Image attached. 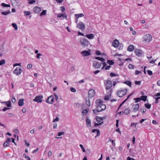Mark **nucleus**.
Instances as JSON below:
<instances>
[{
  "label": "nucleus",
  "mask_w": 160,
  "mask_h": 160,
  "mask_svg": "<svg viewBox=\"0 0 160 160\" xmlns=\"http://www.w3.org/2000/svg\"><path fill=\"white\" fill-rule=\"evenodd\" d=\"M105 89L107 90H111L110 89L112 86V82L109 80L104 81Z\"/></svg>",
  "instance_id": "obj_1"
},
{
  "label": "nucleus",
  "mask_w": 160,
  "mask_h": 160,
  "mask_svg": "<svg viewBox=\"0 0 160 160\" xmlns=\"http://www.w3.org/2000/svg\"><path fill=\"white\" fill-rule=\"evenodd\" d=\"M127 92V89H121L118 91L117 94L119 97H122L126 94Z\"/></svg>",
  "instance_id": "obj_2"
},
{
  "label": "nucleus",
  "mask_w": 160,
  "mask_h": 160,
  "mask_svg": "<svg viewBox=\"0 0 160 160\" xmlns=\"http://www.w3.org/2000/svg\"><path fill=\"white\" fill-rule=\"evenodd\" d=\"M102 101L101 100L98 99L96 101V104L97 105V107L96 108V110H97V111L98 112H100L102 111V108L101 106V105L100 104H102Z\"/></svg>",
  "instance_id": "obj_3"
},
{
  "label": "nucleus",
  "mask_w": 160,
  "mask_h": 160,
  "mask_svg": "<svg viewBox=\"0 0 160 160\" xmlns=\"http://www.w3.org/2000/svg\"><path fill=\"white\" fill-rule=\"evenodd\" d=\"M143 38L144 41L149 42L152 40V37L150 34H147L144 36Z\"/></svg>",
  "instance_id": "obj_4"
},
{
  "label": "nucleus",
  "mask_w": 160,
  "mask_h": 160,
  "mask_svg": "<svg viewBox=\"0 0 160 160\" xmlns=\"http://www.w3.org/2000/svg\"><path fill=\"white\" fill-rule=\"evenodd\" d=\"M43 97L42 96H37L34 99L33 101L38 103H41L42 101V98Z\"/></svg>",
  "instance_id": "obj_5"
},
{
  "label": "nucleus",
  "mask_w": 160,
  "mask_h": 160,
  "mask_svg": "<svg viewBox=\"0 0 160 160\" xmlns=\"http://www.w3.org/2000/svg\"><path fill=\"white\" fill-rule=\"evenodd\" d=\"M139 104L133 105L132 107V112H136L137 111L139 112Z\"/></svg>",
  "instance_id": "obj_6"
},
{
  "label": "nucleus",
  "mask_w": 160,
  "mask_h": 160,
  "mask_svg": "<svg viewBox=\"0 0 160 160\" xmlns=\"http://www.w3.org/2000/svg\"><path fill=\"white\" fill-rule=\"evenodd\" d=\"M80 42L82 45L85 46H87L89 43L88 41L85 38L81 39Z\"/></svg>",
  "instance_id": "obj_7"
},
{
  "label": "nucleus",
  "mask_w": 160,
  "mask_h": 160,
  "mask_svg": "<svg viewBox=\"0 0 160 160\" xmlns=\"http://www.w3.org/2000/svg\"><path fill=\"white\" fill-rule=\"evenodd\" d=\"M77 27L79 28L82 31L84 30L85 29V26L84 24L82 22H80L77 24Z\"/></svg>",
  "instance_id": "obj_8"
},
{
  "label": "nucleus",
  "mask_w": 160,
  "mask_h": 160,
  "mask_svg": "<svg viewBox=\"0 0 160 160\" xmlns=\"http://www.w3.org/2000/svg\"><path fill=\"white\" fill-rule=\"evenodd\" d=\"M54 100V98L53 96L51 95L46 100V102L48 103L52 104Z\"/></svg>",
  "instance_id": "obj_9"
},
{
  "label": "nucleus",
  "mask_w": 160,
  "mask_h": 160,
  "mask_svg": "<svg viewBox=\"0 0 160 160\" xmlns=\"http://www.w3.org/2000/svg\"><path fill=\"white\" fill-rule=\"evenodd\" d=\"M101 62H99L97 61H94L93 63V65L95 68H98L101 67Z\"/></svg>",
  "instance_id": "obj_10"
},
{
  "label": "nucleus",
  "mask_w": 160,
  "mask_h": 160,
  "mask_svg": "<svg viewBox=\"0 0 160 160\" xmlns=\"http://www.w3.org/2000/svg\"><path fill=\"white\" fill-rule=\"evenodd\" d=\"M159 96H160V92L157 93L153 96V98L156 100L155 103L156 104L159 103L158 100L160 99Z\"/></svg>",
  "instance_id": "obj_11"
},
{
  "label": "nucleus",
  "mask_w": 160,
  "mask_h": 160,
  "mask_svg": "<svg viewBox=\"0 0 160 160\" xmlns=\"http://www.w3.org/2000/svg\"><path fill=\"white\" fill-rule=\"evenodd\" d=\"M22 70L20 68H17L14 71V73L17 75H20L22 72Z\"/></svg>",
  "instance_id": "obj_12"
},
{
  "label": "nucleus",
  "mask_w": 160,
  "mask_h": 160,
  "mask_svg": "<svg viewBox=\"0 0 160 160\" xmlns=\"http://www.w3.org/2000/svg\"><path fill=\"white\" fill-rule=\"evenodd\" d=\"M95 92L93 89H91L88 92V96L90 98H91L95 95Z\"/></svg>",
  "instance_id": "obj_13"
},
{
  "label": "nucleus",
  "mask_w": 160,
  "mask_h": 160,
  "mask_svg": "<svg viewBox=\"0 0 160 160\" xmlns=\"http://www.w3.org/2000/svg\"><path fill=\"white\" fill-rule=\"evenodd\" d=\"M83 57H86L91 55V53L88 51H83L81 52Z\"/></svg>",
  "instance_id": "obj_14"
},
{
  "label": "nucleus",
  "mask_w": 160,
  "mask_h": 160,
  "mask_svg": "<svg viewBox=\"0 0 160 160\" xmlns=\"http://www.w3.org/2000/svg\"><path fill=\"white\" fill-rule=\"evenodd\" d=\"M41 8L38 7L36 6L34 8L33 11L34 12L36 13H39L41 11Z\"/></svg>",
  "instance_id": "obj_15"
},
{
  "label": "nucleus",
  "mask_w": 160,
  "mask_h": 160,
  "mask_svg": "<svg viewBox=\"0 0 160 160\" xmlns=\"http://www.w3.org/2000/svg\"><path fill=\"white\" fill-rule=\"evenodd\" d=\"M119 43V41L116 39L113 41L112 44L114 47H117L118 46Z\"/></svg>",
  "instance_id": "obj_16"
},
{
  "label": "nucleus",
  "mask_w": 160,
  "mask_h": 160,
  "mask_svg": "<svg viewBox=\"0 0 160 160\" xmlns=\"http://www.w3.org/2000/svg\"><path fill=\"white\" fill-rule=\"evenodd\" d=\"M111 90H110L109 91L108 94V95H106L104 98V99L105 100H109L111 98Z\"/></svg>",
  "instance_id": "obj_17"
},
{
  "label": "nucleus",
  "mask_w": 160,
  "mask_h": 160,
  "mask_svg": "<svg viewBox=\"0 0 160 160\" xmlns=\"http://www.w3.org/2000/svg\"><path fill=\"white\" fill-rule=\"evenodd\" d=\"M24 99L23 98H21L19 99L18 101V104L19 106H21L24 104Z\"/></svg>",
  "instance_id": "obj_18"
},
{
  "label": "nucleus",
  "mask_w": 160,
  "mask_h": 160,
  "mask_svg": "<svg viewBox=\"0 0 160 160\" xmlns=\"http://www.w3.org/2000/svg\"><path fill=\"white\" fill-rule=\"evenodd\" d=\"M86 122L87 126V127H91V123L90 120L88 118H87L86 119Z\"/></svg>",
  "instance_id": "obj_19"
},
{
  "label": "nucleus",
  "mask_w": 160,
  "mask_h": 160,
  "mask_svg": "<svg viewBox=\"0 0 160 160\" xmlns=\"http://www.w3.org/2000/svg\"><path fill=\"white\" fill-rule=\"evenodd\" d=\"M86 37L89 39H92L94 38V36L93 34L91 33L86 35Z\"/></svg>",
  "instance_id": "obj_20"
},
{
  "label": "nucleus",
  "mask_w": 160,
  "mask_h": 160,
  "mask_svg": "<svg viewBox=\"0 0 160 160\" xmlns=\"http://www.w3.org/2000/svg\"><path fill=\"white\" fill-rule=\"evenodd\" d=\"M134 52L136 55L138 57L141 56L142 54V51H134Z\"/></svg>",
  "instance_id": "obj_21"
},
{
  "label": "nucleus",
  "mask_w": 160,
  "mask_h": 160,
  "mask_svg": "<svg viewBox=\"0 0 160 160\" xmlns=\"http://www.w3.org/2000/svg\"><path fill=\"white\" fill-rule=\"evenodd\" d=\"M97 132V135L95 136V138H96L97 136H99L100 135V131L98 129H94L92 130V132Z\"/></svg>",
  "instance_id": "obj_22"
},
{
  "label": "nucleus",
  "mask_w": 160,
  "mask_h": 160,
  "mask_svg": "<svg viewBox=\"0 0 160 160\" xmlns=\"http://www.w3.org/2000/svg\"><path fill=\"white\" fill-rule=\"evenodd\" d=\"M84 15L83 13H81L79 14H75V16L77 18H78L79 17L84 16Z\"/></svg>",
  "instance_id": "obj_23"
},
{
  "label": "nucleus",
  "mask_w": 160,
  "mask_h": 160,
  "mask_svg": "<svg viewBox=\"0 0 160 160\" xmlns=\"http://www.w3.org/2000/svg\"><path fill=\"white\" fill-rule=\"evenodd\" d=\"M107 62L110 65H112L114 63V61L113 60H108Z\"/></svg>",
  "instance_id": "obj_24"
},
{
  "label": "nucleus",
  "mask_w": 160,
  "mask_h": 160,
  "mask_svg": "<svg viewBox=\"0 0 160 160\" xmlns=\"http://www.w3.org/2000/svg\"><path fill=\"white\" fill-rule=\"evenodd\" d=\"M134 47L132 45H130L128 48L127 50H134Z\"/></svg>",
  "instance_id": "obj_25"
},
{
  "label": "nucleus",
  "mask_w": 160,
  "mask_h": 160,
  "mask_svg": "<svg viewBox=\"0 0 160 160\" xmlns=\"http://www.w3.org/2000/svg\"><path fill=\"white\" fill-rule=\"evenodd\" d=\"M6 104V105L8 107H11V102L9 101L5 102H3Z\"/></svg>",
  "instance_id": "obj_26"
},
{
  "label": "nucleus",
  "mask_w": 160,
  "mask_h": 160,
  "mask_svg": "<svg viewBox=\"0 0 160 160\" xmlns=\"http://www.w3.org/2000/svg\"><path fill=\"white\" fill-rule=\"evenodd\" d=\"M101 105V108H102V111L105 110L106 108V106L104 104H103V102L102 101V104H100Z\"/></svg>",
  "instance_id": "obj_27"
},
{
  "label": "nucleus",
  "mask_w": 160,
  "mask_h": 160,
  "mask_svg": "<svg viewBox=\"0 0 160 160\" xmlns=\"http://www.w3.org/2000/svg\"><path fill=\"white\" fill-rule=\"evenodd\" d=\"M86 104L88 106L90 107V103L89 98L86 99Z\"/></svg>",
  "instance_id": "obj_28"
},
{
  "label": "nucleus",
  "mask_w": 160,
  "mask_h": 160,
  "mask_svg": "<svg viewBox=\"0 0 160 160\" xmlns=\"http://www.w3.org/2000/svg\"><path fill=\"white\" fill-rule=\"evenodd\" d=\"M1 6L3 7H10V6L9 4H6L3 3H1Z\"/></svg>",
  "instance_id": "obj_29"
},
{
  "label": "nucleus",
  "mask_w": 160,
  "mask_h": 160,
  "mask_svg": "<svg viewBox=\"0 0 160 160\" xmlns=\"http://www.w3.org/2000/svg\"><path fill=\"white\" fill-rule=\"evenodd\" d=\"M130 111L131 110L129 108H127L124 110V113L126 114H128L129 113Z\"/></svg>",
  "instance_id": "obj_30"
},
{
  "label": "nucleus",
  "mask_w": 160,
  "mask_h": 160,
  "mask_svg": "<svg viewBox=\"0 0 160 160\" xmlns=\"http://www.w3.org/2000/svg\"><path fill=\"white\" fill-rule=\"evenodd\" d=\"M147 98V97L146 96H143L141 97V100H143L144 101H146Z\"/></svg>",
  "instance_id": "obj_31"
},
{
  "label": "nucleus",
  "mask_w": 160,
  "mask_h": 160,
  "mask_svg": "<svg viewBox=\"0 0 160 160\" xmlns=\"http://www.w3.org/2000/svg\"><path fill=\"white\" fill-rule=\"evenodd\" d=\"M96 53L97 55H101V56H102L104 55H105L104 53H101L99 51H97Z\"/></svg>",
  "instance_id": "obj_32"
},
{
  "label": "nucleus",
  "mask_w": 160,
  "mask_h": 160,
  "mask_svg": "<svg viewBox=\"0 0 160 160\" xmlns=\"http://www.w3.org/2000/svg\"><path fill=\"white\" fill-rule=\"evenodd\" d=\"M124 83L129 87H131V83L130 81L128 80L126 81Z\"/></svg>",
  "instance_id": "obj_33"
},
{
  "label": "nucleus",
  "mask_w": 160,
  "mask_h": 160,
  "mask_svg": "<svg viewBox=\"0 0 160 160\" xmlns=\"http://www.w3.org/2000/svg\"><path fill=\"white\" fill-rule=\"evenodd\" d=\"M12 26L14 28L15 30H18V27L17 25L15 23H12Z\"/></svg>",
  "instance_id": "obj_34"
},
{
  "label": "nucleus",
  "mask_w": 160,
  "mask_h": 160,
  "mask_svg": "<svg viewBox=\"0 0 160 160\" xmlns=\"http://www.w3.org/2000/svg\"><path fill=\"white\" fill-rule=\"evenodd\" d=\"M95 59L101 61V62H102V61L104 60V59L103 58H100L99 57H96L95 58Z\"/></svg>",
  "instance_id": "obj_35"
},
{
  "label": "nucleus",
  "mask_w": 160,
  "mask_h": 160,
  "mask_svg": "<svg viewBox=\"0 0 160 160\" xmlns=\"http://www.w3.org/2000/svg\"><path fill=\"white\" fill-rule=\"evenodd\" d=\"M96 119L97 122L98 123L100 122L102 120V119L99 118V117L98 116L96 117Z\"/></svg>",
  "instance_id": "obj_36"
},
{
  "label": "nucleus",
  "mask_w": 160,
  "mask_h": 160,
  "mask_svg": "<svg viewBox=\"0 0 160 160\" xmlns=\"http://www.w3.org/2000/svg\"><path fill=\"white\" fill-rule=\"evenodd\" d=\"M1 13L2 14L4 15H6L10 13V12L9 11L8 12H1Z\"/></svg>",
  "instance_id": "obj_37"
},
{
  "label": "nucleus",
  "mask_w": 160,
  "mask_h": 160,
  "mask_svg": "<svg viewBox=\"0 0 160 160\" xmlns=\"http://www.w3.org/2000/svg\"><path fill=\"white\" fill-rule=\"evenodd\" d=\"M24 15L25 16H28L30 15L31 13L30 11H25L24 12Z\"/></svg>",
  "instance_id": "obj_38"
},
{
  "label": "nucleus",
  "mask_w": 160,
  "mask_h": 160,
  "mask_svg": "<svg viewBox=\"0 0 160 160\" xmlns=\"http://www.w3.org/2000/svg\"><path fill=\"white\" fill-rule=\"evenodd\" d=\"M140 111L141 112L142 114H144L145 112L146 111V109L144 108H141Z\"/></svg>",
  "instance_id": "obj_39"
},
{
  "label": "nucleus",
  "mask_w": 160,
  "mask_h": 160,
  "mask_svg": "<svg viewBox=\"0 0 160 160\" xmlns=\"http://www.w3.org/2000/svg\"><path fill=\"white\" fill-rule=\"evenodd\" d=\"M47 12L46 10H43L40 13V16H42V15H45L46 14Z\"/></svg>",
  "instance_id": "obj_40"
},
{
  "label": "nucleus",
  "mask_w": 160,
  "mask_h": 160,
  "mask_svg": "<svg viewBox=\"0 0 160 160\" xmlns=\"http://www.w3.org/2000/svg\"><path fill=\"white\" fill-rule=\"evenodd\" d=\"M5 63V61L4 59H2L0 61V66L2 65Z\"/></svg>",
  "instance_id": "obj_41"
},
{
  "label": "nucleus",
  "mask_w": 160,
  "mask_h": 160,
  "mask_svg": "<svg viewBox=\"0 0 160 160\" xmlns=\"http://www.w3.org/2000/svg\"><path fill=\"white\" fill-rule=\"evenodd\" d=\"M145 107L148 109H150L151 107V105L150 104H145Z\"/></svg>",
  "instance_id": "obj_42"
},
{
  "label": "nucleus",
  "mask_w": 160,
  "mask_h": 160,
  "mask_svg": "<svg viewBox=\"0 0 160 160\" xmlns=\"http://www.w3.org/2000/svg\"><path fill=\"white\" fill-rule=\"evenodd\" d=\"M9 145V143L7 142H5L3 144V146L4 147H8Z\"/></svg>",
  "instance_id": "obj_43"
},
{
  "label": "nucleus",
  "mask_w": 160,
  "mask_h": 160,
  "mask_svg": "<svg viewBox=\"0 0 160 160\" xmlns=\"http://www.w3.org/2000/svg\"><path fill=\"white\" fill-rule=\"evenodd\" d=\"M134 66L131 64H129L128 65V68L130 69H132L134 68Z\"/></svg>",
  "instance_id": "obj_44"
},
{
  "label": "nucleus",
  "mask_w": 160,
  "mask_h": 160,
  "mask_svg": "<svg viewBox=\"0 0 160 160\" xmlns=\"http://www.w3.org/2000/svg\"><path fill=\"white\" fill-rule=\"evenodd\" d=\"M105 60L104 59V60L102 61V62H101L102 64L103 65V66L105 67L107 66V64L105 62Z\"/></svg>",
  "instance_id": "obj_45"
},
{
  "label": "nucleus",
  "mask_w": 160,
  "mask_h": 160,
  "mask_svg": "<svg viewBox=\"0 0 160 160\" xmlns=\"http://www.w3.org/2000/svg\"><path fill=\"white\" fill-rule=\"evenodd\" d=\"M74 106L77 108H78L80 107V105L79 103H76L74 104Z\"/></svg>",
  "instance_id": "obj_46"
},
{
  "label": "nucleus",
  "mask_w": 160,
  "mask_h": 160,
  "mask_svg": "<svg viewBox=\"0 0 160 160\" xmlns=\"http://www.w3.org/2000/svg\"><path fill=\"white\" fill-rule=\"evenodd\" d=\"M70 90L71 92H75L76 91L75 89L73 87L71 88Z\"/></svg>",
  "instance_id": "obj_47"
},
{
  "label": "nucleus",
  "mask_w": 160,
  "mask_h": 160,
  "mask_svg": "<svg viewBox=\"0 0 160 160\" xmlns=\"http://www.w3.org/2000/svg\"><path fill=\"white\" fill-rule=\"evenodd\" d=\"M110 76L111 77H113L115 76H118V75L116 74L113 72H111L110 73Z\"/></svg>",
  "instance_id": "obj_48"
},
{
  "label": "nucleus",
  "mask_w": 160,
  "mask_h": 160,
  "mask_svg": "<svg viewBox=\"0 0 160 160\" xmlns=\"http://www.w3.org/2000/svg\"><path fill=\"white\" fill-rule=\"evenodd\" d=\"M79 146L80 147V148H82V151L84 152H85V149L84 147H83V145L82 144H80Z\"/></svg>",
  "instance_id": "obj_49"
},
{
  "label": "nucleus",
  "mask_w": 160,
  "mask_h": 160,
  "mask_svg": "<svg viewBox=\"0 0 160 160\" xmlns=\"http://www.w3.org/2000/svg\"><path fill=\"white\" fill-rule=\"evenodd\" d=\"M134 100L136 102H138L140 101L141 99L139 98H134Z\"/></svg>",
  "instance_id": "obj_50"
},
{
  "label": "nucleus",
  "mask_w": 160,
  "mask_h": 160,
  "mask_svg": "<svg viewBox=\"0 0 160 160\" xmlns=\"http://www.w3.org/2000/svg\"><path fill=\"white\" fill-rule=\"evenodd\" d=\"M36 2L35 0H30L29 1V2H28V3L30 4H32L34 3H35Z\"/></svg>",
  "instance_id": "obj_51"
},
{
  "label": "nucleus",
  "mask_w": 160,
  "mask_h": 160,
  "mask_svg": "<svg viewBox=\"0 0 160 160\" xmlns=\"http://www.w3.org/2000/svg\"><path fill=\"white\" fill-rule=\"evenodd\" d=\"M88 112V111L87 110H83L82 112V114L83 115L86 114Z\"/></svg>",
  "instance_id": "obj_52"
},
{
  "label": "nucleus",
  "mask_w": 160,
  "mask_h": 160,
  "mask_svg": "<svg viewBox=\"0 0 160 160\" xmlns=\"http://www.w3.org/2000/svg\"><path fill=\"white\" fill-rule=\"evenodd\" d=\"M32 65L31 64H28L27 66V68L28 69H30L32 68Z\"/></svg>",
  "instance_id": "obj_53"
},
{
  "label": "nucleus",
  "mask_w": 160,
  "mask_h": 160,
  "mask_svg": "<svg viewBox=\"0 0 160 160\" xmlns=\"http://www.w3.org/2000/svg\"><path fill=\"white\" fill-rule=\"evenodd\" d=\"M147 72L148 74L149 75H151L152 74V72L150 70H148L147 71Z\"/></svg>",
  "instance_id": "obj_54"
},
{
  "label": "nucleus",
  "mask_w": 160,
  "mask_h": 160,
  "mask_svg": "<svg viewBox=\"0 0 160 160\" xmlns=\"http://www.w3.org/2000/svg\"><path fill=\"white\" fill-rule=\"evenodd\" d=\"M61 8V10L62 11V12H64L65 10V8L63 6H62L60 8Z\"/></svg>",
  "instance_id": "obj_55"
},
{
  "label": "nucleus",
  "mask_w": 160,
  "mask_h": 160,
  "mask_svg": "<svg viewBox=\"0 0 160 160\" xmlns=\"http://www.w3.org/2000/svg\"><path fill=\"white\" fill-rule=\"evenodd\" d=\"M12 103H15L16 102V99L14 97H13L12 99Z\"/></svg>",
  "instance_id": "obj_56"
},
{
  "label": "nucleus",
  "mask_w": 160,
  "mask_h": 160,
  "mask_svg": "<svg viewBox=\"0 0 160 160\" xmlns=\"http://www.w3.org/2000/svg\"><path fill=\"white\" fill-rule=\"evenodd\" d=\"M42 56V54L40 53H38L37 55V58L38 59H39L40 58V56Z\"/></svg>",
  "instance_id": "obj_57"
},
{
  "label": "nucleus",
  "mask_w": 160,
  "mask_h": 160,
  "mask_svg": "<svg viewBox=\"0 0 160 160\" xmlns=\"http://www.w3.org/2000/svg\"><path fill=\"white\" fill-rule=\"evenodd\" d=\"M135 84L136 85H140L141 83V82L140 81H136L135 82Z\"/></svg>",
  "instance_id": "obj_58"
},
{
  "label": "nucleus",
  "mask_w": 160,
  "mask_h": 160,
  "mask_svg": "<svg viewBox=\"0 0 160 160\" xmlns=\"http://www.w3.org/2000/svg\"><path fill=\"white\" fill-rule=\"evenodd\" d=\"M118 46L119 47V50H121L122 49L123 45H118Z\"/></svg>",
  "instance_id": "obj_59"
},
{
  "label": "nucleus",
  "mask_w": 160,
  "mask_h": 160,
  "mask_svg": "<svg viewBox=\"0 0 160 160\" xmlns=\"http://www.w3.org/2000/svg\"><path fill=\"white\" fill-rule=\"evenodd\" d=\"M64 134V133L63 132H60L58 134V136H60L62 135H63Z\"/></svg>",
  "instance_id": "obj_60"
},
{
  "label": "nucleus",
  "mask_w": 160,
  "mask_h": 160,
  "mask_svg": "<svg viewBox=\"0 0 160 160\" xmlns=\"http://www.w3.org/2000/svg\"><path fill=\"white\" fill-rule=\"evenodd\" d=\"M59 120V118L58 117H57L55 119H53V122H58Z\"/></svg>",
  "instance_id": "obj_61"
},
{
  "label": "nucleus",
  "mask_w": 160,
  "mask_h": 160,
  "mask_svg": "<svg viewBox=\"0 0 160 160\" xmlns=\"http://www.w3.org/2000/svg\"><path fill=\"white\" fill-rule=\"evenodd\" d=\"M6 142L9 143L11 142V139L10 138H8Z\"/></svg>",
  "instance_id": "obj_62"
},
{
  "label": "nucleus",
  "mask_w": 160,
  "mask_h": 160,
  "mask_svg": "<svg viewBox=\"0 0 160 160\" xmlns=\"http://www.w3.org/2000/svg\"><path fill=\"white\" fill-rule=\"evenodd\" d=\"M14 132L15 133L18 134L19 132V131L18 129H15L14 130Z\"/></svg>",
  "instance_id": "obj_63"
},
{
  "label": "nucleus",
  "mask_w": 160,
  "mask_h": 160,
  "mask_svg": "<svg viewBox=\"0 0 160 160\" xmlns=\"http://www.w3.org/2000/svg\"><path fill=\"white\" fill-rule=\"evenodd\" d=\"M127 160H135V159L132 158L128 157L127 158Z\"/></svg>",
  "instance_id": "obj_64"
}]
</instances>
